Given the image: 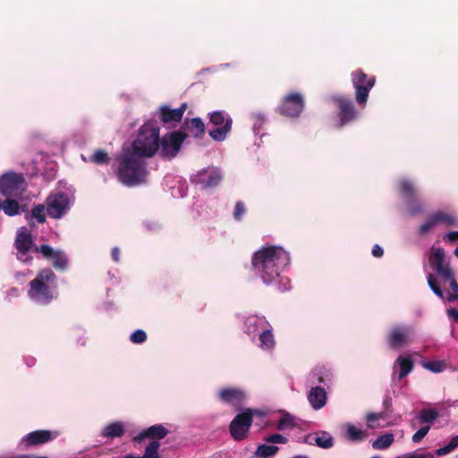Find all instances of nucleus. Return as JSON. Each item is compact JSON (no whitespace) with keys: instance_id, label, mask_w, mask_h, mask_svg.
<instances>
[{"instance_id":"nucleus-39","label":"nucleus","mask_w":458,"mask_h":458,"mask_svg":"<svg viewBox=\"0 0 458 458\" xmlns=\"http://www.w3.org/2000/svg\"><path fill=\"white\" fill-rule=\"evenodd\" d=\"M388 411H384L381 412H370L367 415L368 427L370 428H375L377 426L374 422L377 420L383 419L385 420L387 417Z\"/></svg>"},{"instance_id":"nucleus-52","label":"nucleus","mask_w":458,"mask_h":458,"mask_svg":"<svg viewBox=\"0 0 458 458\" xmlns=\"http://www.w3.org/2000/svg\"><path fill=\"white\" fill-rule=\"evenodd\" d=\"M447 315L454 318L455 321H458V311L454 309V308H451L447 310Z\"/></svg>"},{"instance_id":"nucleus-4","label":"nucleus","mask_w":458,"mask_h":458,"mask_svg":"<svg viewBox=\"0 0 458 458\" xmlns=\"http://www.w3.org/2000/svg\"><path fill=\"white\" fill-rule=\"evenodd\" d=\"M159 128L144 124L131 144V151L141 157H152L159 148Z\"/></svg>"},{"instance_id":"nucleus-44","label":"nucleus","mask_w":458,"mask_h":458,"mask_svg":"<svg viewBox=\"0 0 458 458\" xmlns=\"http://www.w3.org/2000/svg\"><path fill=\"white\" fill-rule=\"evenodd\" d=\"M265 441L274 444H286L288 439L281 434H273L267 437Z\"/></svg>"},{"instance_id":"nucleus-5","label":"nucleus","mask_w":458,"mask_h":458,"mask_svg":"<svg viewBox=\"0 0 458 458\" xmlns=\"http://www.w3.org/2000/svg\"><path fill=\"white\" fill-rule=\"evenodd\" d=\"M55 278V273L49 268L39 271L37 276L30 283L29 295L30 299L48 303L53 298L49 284H54Z\"/></svg>"},{"instance_id":"nucleus-6","label":"nucleus","mask_w":458,"mask_h":458,"mask_svg":"<svg viewBox=\"0 0 458 458\" xmlns=\"http://www.w3.org/2000/svg\"><path fill=\"white\" fill-rule=\"evenodd\" d=\"M255 414L261 415L262 413L258 410L246 409L231 421L229 431L235 441H242L248 437Z\"/></svg>"},{"instance_id":"nucleus-38","label":"nucleus","mask_w":458,"mask_h":458,"mask_svg":"<svg viewBox=\"0 0 458 458\" xmlns=\"http://www.w3.org/2000/svg\"><path fill=\"white\" fill-rule=\"evenodd\" d=\"M31 216L39 224L46 222L45 206L42 204L35 206L31 210Z\"/></svg>"},{"instance_id":"nucleus-13","label":"nucleus","mask_w":458,"mask_h":458,"mask_svg":"<svg viewBox=\"0 0 458 458\" xmlns=\"http://www.w3.org/2000/svg\"><path fill=\"white\" fill-rule=\"evenodd\" d=\"M332 100L337 108V117L339 119L337 126L339 128L356 120L358 117V111L350 98L342 96H333Z\"/></svg>"},{"instance_id":"nucleus-35","label":"nucleus","mask_w":458,"mask_h":458,"mask_svg":"<svg viewBox=\"0 0 458 458\" xmlns=\"http://www.w3.org/2000/svg\"><path fill=\"white\" fill-rule=\"evenodd\" d=\"M90 162L96 165H106L110 161V157L106 151L104 149L98 148L95 150L93 155L90 157Z\"/></svg>"},{"instance_id":"nucleus-53","label":"nucleus","mask_w":458,"mask_h":458,"mask_svg":"<svg viewBox=\"0 0 458 458\" xmlns=\"http://www.w3.org/2000/svg\"><path fill=\"white\" fill-rule=\"evenodd\" d=\"M252 117L254 119H256L257 121L260 122V123H264V121H265V116L261 113H255L252 114Z\"/></svg>"},{"instance_id":"nucleus-40","label":"nucleus","mask_w":458,"mask_h":458,"mask_svg":"<svg viewBox=\"0 0 458 458\" xmlns=\"http://www.w3.org/2000/svg\"><path fill=\"white\" fill-rule=\"evenodd\" d=\"M423 367L432 372L438 373L445 369V364L441 360H434L424 362Z\"/></svg>"},{"instance_id":"nucleus-11","label":"nucleus","mask_w":458,"mask_h":458,"mask_svg":"<svg viewBox=\"0 0 458 458\" xmlns=\"http://www.w3.org/2000/svg\"><path fill=\"white\" fill-rule=\"evenodd\" d=\"M414 329L408 325L393 326L387 334V343L390 349L397 350L412 343Z\"/></svg>"},{"instance_id":"nucleus-3","label":"nucleus","mask_w":458,"mask_h":458,"mask_svg":"<svg viewBox=\"0 0 458 458\" xmlns=\"http://www.w3.org/2000/svg\"><path fill=\"white\" fill-rule=\"evenodd\" d=\"M116 175L119 182L127 187L144 184L148 175L147 163L143 157L124 148L119 157Z\"/></svg>"},{"instance_id":"nucleus-46","label":"nucleus","mask_w":458,"mask_h":458,"mask_svg":"<svg viewBox=\"0 0 458 458\" xmlns=\"http://www.w3.org/2000/svg\"><path fill=\"white\" fill-rule=\"evenodd\" d=\"M403 458H434V455L431 453L418 454L413 452L406 454Z\"/></svg>"},{"instance_id":"nucleus-33","label":"nucleus","mask_w":458,"mask_h":458,"mask_svg":"<svg viewBox=\"0 0 458 458\" xmlns=\"http://www.w3.org/2000/svg\"><path fill=\"white\" fill-rule=\"evenodd\" d=\"M260 347L266 350H271L275 346L274 335L271 330H265L259 335Z\"/></svg>"},{"instance_id":"nucleus-54","label":"nucleus","mask_w":458,"mask_h":458,"mask_svg":"<svg viewBox=\"0 0 458 458\" xmlns=\"http://www.w3.org/2000/svg\"><path fill=\"white\" fill-rule=\"evenodd\" d=\"M123 458H140V456H135V455H132V454H127V455L123 456Z\"/></svg>"},{"instance_id":"nucleus-19","label":"nucleus","mask_w":458,"mask_h":458,"mask_svg":"<svg viewBox=\"0 0 458 458\" xmlns=\"http://www.w3.org/2000/svg\"><path fill=\"white\" fill-rule=\"evenodd\" d=\"M186 109V103H182L179 108L175 109H172L170 106L164 105L159 107L158 117L164 124L179 123L182 121Z\"/></svg>"},{"instance_id":"nucleus-27","label":"nucleus","mask_w":458,"mask_h":458,"mask_svg":"<svg viewBox=\"0 0 458 458\" xmlns=\"http://www.w3.org/2000/svg\"><path fill=\"white\" fill-rule=\"evenodd\" d=\"M399 191L407 202H411L417 197L414 185L409 180L403 179L399 182Z\"/></svg>"},{"instance_id":"nucleus-57","label":"nucleus","mask_w":458,"mask_h":458,"mask_svg":"<svg viewBox=\"0 0 458 458\" xmlns=\"http://www.w3.org/2000/svg\"><path fill=\"white\" fill-rule=\"evenodd\" d=\"M454 255L458 258V246L454 250Z\"/></svg>"},{"instance_id":"nucleus-51","label":"nucleus","mask_w":458,"mask_h":458,"mask_svg":"<svg viewBox=\"0 0 458 458\" xmlns=\"http://www.w3.org/2000/svg\"><path fill=\"white\" fill-rule=\"evenodd\" d=\"M446 238L451 242L458 241V232H450L446 234Z\"/></svg>"},{"instance_id":"nucleus-17","label":"nucleus","mask_w":458,"mask_h":458,"mask_svg":"<svg viewBox=\"0 0 458 458\" xmlns=\"http://www.w3.org/2000/svg\"><path fill=\"white\" fill-rule=\"evenodd\" d=\"M222 180V174L217 169H203L191 178V182L199 184L203 189L216 187Z\"/></svg>"},{"instance_id":"nucleus-10","label":"nucleus","mask_w":458,"mask_h":458,"mask_svg":"<svg viewBox=\"0 0 458 458\" xmlns=\"http://www.w3.org/2000/svg\"><path fill=\"white\" fill-rule=\"evenodd\" d=\"M209 123L216 126L209 131V136L216 141H223L232 130L233 120L222 111H214L208 114Z\"/></svg>"},{"instance_id":"nucleus-14","label":"nucleus","mask_w":458,"mask_h":458,"mask_svg":"<svg viewBox=\"0 0 458 458\" xmlns=\"http://www.w3.org/2000/svg\"><path fill=\"white\" fill-rule=\"evenodd\" d=\"M58 437V433L47 429H38L25 435L20 442L23 448L38 446L47 444Z\"/></svg>"},{"instance_id":"nucleus-23","label":"nucleus","mask_w":458,"mask_h":458,"mask_svg":"<svg viewBox=\"0 0 458 458\" xmlns=\"http://www.w3.org/2000/svg\"><path fill=\"white\" fill-rule=\"evenodd\" d=\"M15 248L21 254H26L31 249L34 250L33 241L31 234L28 232H19L16 235Z\"/></svg>"},{"instance_id":"nucleus-21","label":"nucleus","mask_w":458,"mask_h":458,"mask_svg":"<svg viewBox=\"0 0 458 458\" xmlns=\"http://www.w3.org/2000/svg\"><path fill=\"white\" fill-rule=\"evenodd\" d=\"M308 400L313 409L319 410L327 403V392L321 386L311 387L308 394Z\"/></svg>"},{"instance_id":"nucleus-43","label":"nucleus","mask_w":458,"mask_h":458,"mask_svg":"<svg viewBox=\"0 0 458 458\" xmlns=\"http://www.w3.org/2000/svg\"><path fill=\"white\" fill-rule=\"evenodd\" d=\"M430 427L428 425L421 427L417 432H415L411 437L412 442L420 443L424 437L428 433Z\"/></svg>"},{"instance_id":"nucleus-49","label":"nucleus","mask_w":458,"mask_h":458,"mask_svg":"<svg viewBox=\"0 0 458 458\" xmlns=\"http://www.w3.org/2000/svg\"><path fill=\"white\" fill-rule=\"evenodd\" d=\"M383 405L386 411L391 412V407H392V398L389 395H386L384 399Z\"/></svg>"},{"instance_id":"nucleus-42","label":"nucleus","mask_w":458,"mask_h":458,"mask_svg":"<svg viewBox=\"0 0 458 458\" xmlns=\"http://www.w3.org/2000/svg\"><path fill=\"white\" fill-rule=\"evenodd\" d=\"M130 340L133 344H142L147 340V334L144 330L137 329L131 335Z\"/></svg>"},{"instance_id":"nucleus-26","label":"nucleus","mask_w":458,"mask_h":458,"mask_svg":"<svg viewBox=\"0 0 458 458\" xmlns=\"http://www.w3.org/2000/svg\"><path fill=\"white\" fill-rule=\"evenodd\" d=\"M20 204L16 198H6L4 201L0 200V210L5 215L14 216L20 213Z\"/></svg>"},{"instance_id":"nucleus-41","label":"nucleus","mask_w":458,"mask_h":458,"mask_svg":"<svg viewBox=\"0 0 458 458\" xmlns=\"http://www.w3.org/2000/svg\"><path fill=\"white\" fill-rule=\"evenodd\" d=\"M435 226H436V224H435L432 216H429L428 218L427 219V221L419 227L418 233L420 235H425L428 233H429Z\"/></svg>"},{"instance_id":"nucleus-2","label":"nucleus","mask_w":458,"mask_h":458,"mask_svg":"<svg viewBox=\"0 0 458 458\" xmlns=\"http://www.w3.org/2000/svg\"><path fill=\"white\" fill-rule=\"evenodd\" d=\"M428 261L430 267L442 279L443 283L449 284L451 292L445 297L444 292L437 281L436 276L431 273L427 276L429 288L442 300L445 299L449 302L458 301V283L450 263L445 260V250L443 248H432Z\"/></svg>"},{"instance_id":"nucleus-25","label":"nucleus","mask_w":458,"mask_h":458,"mask_svg":"<svg viewBox=\"0 0 458 458\" xmlns=\"http://www.w3.org/2000/svg\"><path fill=\"white\" fill-rule=\"evenodd\" d=\"M125 433L124 424L122 421H114L107 424L103 431L102 437H121Z\"/></svg>"},{"instance_id":"nucleus-8","label":"nucleus","mask_w":458,"mask_h":458,"mask_svg":"<svg viewBox=\"0 0 458 458\" xmlns=\"http://www.w3.org/2000/svg\"><path fill=\"white\" fill-rule=\"evenodd\" d=\"M352 82L355 89L356 102L364 106L368 101L369 93L375 85V76H369L362 70H356L352 72Z\"/></svg>"},{"instance_id":"nucleus-48","label":"nucleus","mask_w":458,"mask_h":458,"mask_svg":"<svg viewBox=\"0 0 458 458\" xmlns=\"http://www.w3.org/2000/svg\"><path fill=\"white\" fill-rule=\"evenodd\" d=\"M383 254L384 250L378 244H375L372 248V255L376 258H381Z\"/></svg>"},{"instance_id":"nucleus-32","label":"nucleus","mask_w":458,"mask_h":458,"mask_svg":"<svg viewBox=\"0 0 458 458\" xmlns=\"http://www.w3.org/2000/svg\"><path fill=\"white\" fill-rule=\"evenodd\" d=\"M279 448L276 445H260L257 447L255 454L259 458H269L274 456Z\"/></svg>"},{"instance_id":"nucleus-18","label":"nucleus","mask_w":458,"mask_h":458,"mask_svg":"<svg viewBox=\"0 0 458 458\" xmlns=\"http://www.w3.org/2000/svg\"><path fill=\"white\" fill-rule=\"evenodd\" d=\"M218 398L221 402L239 408L246 398L245 392L237 387H225L219 390Z\"/></svg>"},{"instance_id":"nucleus-31","label":"nucleus","mask_w":458,"mask_h":458,"mask_svg":"<svg viewBox=\"0 0 458 458\" xmlns=\"http://www.w3.org/2000/svg\"><path fill=\"white\" fill-rule=\"evenodd\" d=\"M394 442V435L385 434L379 436L373 443L372 447L377 450H383L388 448Z\"/></svg>"},{"instance_id":"nucleus-47","label":"nucleus","mask_w":458,"mask_h":458,"mask_svg":"<svg viewBox=\"0 0 458 458\" xmlns=\"http://www.w3.org/2000/svg\"><path fill=\"white\" fill-rule=\"evenodd\" d=\"M423 211V207L420 204H414L409 207V213L411 216H416Z\"/></svg>"},{"instance_id":"nucleus-24","label":"nucleus","mask_w":458,"mask_h":458,"mask_svg":"<svg viewBox=\"0 0 458 458\" xmlns=\"http://www.w3.org/2000/svg\"><path fill=\"white\" fill-rule=\"evenodd\" d=\"M183 127L195 138H201L205 133V124L200 118L186 119Z\"/></svg>"},{"instance_id":"nucleus-1","label":"nucleus","mask_w":458,"mask_h":458,"mask_svg":"<svg viewBox=\"0 0 458 458\" xmlns=\"http://www.w3.org/2000/svg\"><path fill=\"white\" fill-rule=\"evenodd\" d=\"M289 264V253L278 246L262 247L251 258L252 269L265 284H273Z\"/></svg>"},{"instance_id":"nucleus-37","label":"nucleus","mask_w":458,"mask_h":458,"mask_svg":"<svg viewBox=\"0 0 458 458\" xmlns=\"http://www.w3.org/2000/svg\"><path fill=\"white\" fill-rule=\"evenodd\" d=\"M294 426L295 422L293 417L289 413H285L278 421L276 428L278 430H284L286 428H293Z\"/></svg>"},{"instance_id":"nucleus-12","label":"nucleus","mask_w":458,"mask_h":458,"mask_svg":"<svg viewBox=\"0 0 458 458\" xmlns=\"http://www.w3.org/2000/svg\"><path fill=\"white\" fill-rule=\"evenodd\" d=\"M304 106L303 96L298 92H291L282 98L276 112L283 116L296 118L301 114Z\"/></svg>"},{"instance_id":"nucleus-56","label":"nucleus","mask_w":458,"mask_h":458,"mask_svg":"<svg viewBox=\"0 0 458 458\" xmlns=\"http://www.w3.org/2000/svg\"><path fill=\"white\" fill-rule=\"evenodd\" d=\"M293 458H308V457L305 455H296V456H293Z\"/></svg>"},{"instance_id":"nucleus-28","label":"nucleus","mask_w":458,"mask_h":458,"mask_svg":"<svg viewBox=\"0 0 458 458\" xmlns=\"http://www.w3.org/2000/svg\"><path fill=\"white\" fill-rule=\"evenodd\" d=\"M396 363L400 366V371L398 375L399 379H403L409 373H411L414 368L413 360L410 357L399 356L396 360Z\"/></svg>"},{"instance_id":"nucleus-45","label":"nucleus","mask_w":458,"mask_h":458,"mask_svg":"<svg viewBox=\"0 0 458 458\" xmlns=\"http://www.w3.org/2000/svg\"><path fill=\"white\" fill-rule=\"evenodd\" d=\"M245 211H246V209H245L243 202H242V201L236 202L234 212H233V216H234L235 220L241 221L242 216L245 213Z\"/></svg>"},{"instance_id":"nucleus-50","label":"nucleus","mask_w":458,"mask_h":458,"mask_svg":"<svg viewBox=\"0 0 458 458\" xmlns=\"http://www.w3.org/2000/svg\"><path fill=\"white\" fill-rule=\"evenodd\" d=\"M111 255H112V259L114 262L120 261V250L118 247H114L112 249Z\"/></svg>"},{"instance_id":"nucleus-9","label":"nucleus","mask_w":458,"mask_h":458,"mask_svg":"<svg viewBox=\"0 0 458 458\" xmlns=\"http://www.w3.org/2000/svg\"><path fill=\"white\" fill-rule=\"evenodd\" d=\"M186 138L187 134L181 131L165 134L159 140L161 157L168 159L175 157Z\"/></svg>"},{"instance_id":"nucleus-20","label":"nucleus","mask_w":458,"mask_h":458,"mask_svg":"<svg viewBox=\"0 0 458 458\" xmlns=\"http://www.w3.org/2000/svg\"><path fill=\"white\" fill-rule=\"evenodd\" d=\"M168 434V429L162 424H156L143 429L136 437H133L134 443H140L145 438H150L152 441H157L165 437Z\"/></svg>"},{"instance_id":"nucleus-55","label":"nucleus","mask_w":458,"mask_h":458,"mask_svg":"<svg viewBox=\"0 0 458 458\" xmlns=\"http://www.w3.org/2000/svg\"><path fill=\"white\" fill-rule=\"evenodd\" d=\"M318 380L320 383H325V379H324V377L322 376H319Z\"/></svg>"},{"instance_id":"nucleus-7","label":"nucleus","mask_w":458,"mask_h":458,"mask_svg":"<svg viewBox=\"0 0 458 458\" xmlns=\"http://www.w3.org/2000/svg\"><path fill=\"white\" fill-rule=\"evenodd\" d=\"M22 174L7 172L0 176V194L5 198H19L25 191Z\"/></svg>"},{"instance_id":"nucleus-34","label":"nucleus","mask_w":458,"mask_h":458,"mask_svg":"<svg viewBox=\"0 0 458 458\" xmlns=\"http://www.w3.org/2000/svg\"><path fill=\"white\" fill-rule=\"evenodd\" d=\"M439 417V413L435 409H424L420 412L419 420L422 424L433 423Z\"/></svg>"},{"instance_id":"nucleus-30","label":"nucleus","mask_w":458,"mask_h":458,"mask_svg":"<svg viewBox=\"0 0 458 458\" xmlns=\"http://www.w3.org/2000/svg\"><path fill=\"white\" fill-rule=\"evenodd\" d=\"M431 216H432L436 225H439V224H443L446 226H451V225H454V223H455V218L452 215L443 212V211H437V212L432 214Z\"/></svg>"},{"instance_id":"nucleus-29","label":"nucleus","mask_w":458,"mask_h":458,"mask_svg":"<svg viewBox=\"0 0 458 458\" xmlns=\"http://www.w3.org/2000/svg\"><path fill=\"white\" fill-rule=\"evenodd\" d=\"M367 433L352 424L346 425V437L352 442H360L364 440Z\"/></svg>"},{"instance_id":"nucleus-36","label":"nucleus","mask_w":458,"mask_h":458,"mask_svg":"<svg viewBox=\"0 0 458 458\" xmlns=\"http://www.w3.org/2000/svg\"><path fill=\"white\" fill-rule=\"evenodd\" d=\"M456 447H458V436L454 437L446 445L438 448L436 454L438 456L445 455L454 451Z\"/></svg>"},{"instance_id":"nucleus-16","label":"nucleus","mask_w":458,"mask_h":458,"mask_svg":"<svg viewBox=\"0 0 458 458\" xmlns=\"http://www.w3.org/2000/svg\"><path fill=\"white\" fill-rule=\"evenodd\" d=\"M34 252L41 253L46 259L52 260V265L56 270L64 271L67 268V258L61 250H55L47 244L34 247Z\"/></svg>"},{"instance_id":"nucleus-15","label":"nucleus","mask_w":458,"mask_h":458,"mask_svg":"<svg viewBox=\"0 0 458 458\" xmlns=\"http://www.w3.org/2000/svg\"><path fill=\"white\" fill-rule=\"evenodd\" d=\"M69 209V199L64 193L51 194L47 199V211L50 217H62Z\"/></svg>"},{"instance_id":"nucleus-22","label":"nucleus","mask_w":458,"mask_h":458,"mask_svg":"<svg viewBox=\"0 0 458 458\" xmlns=\"http://www.w3.org/2000/svg\"><path fill=\"white\" fill-rule=\"evenodd\" d=\"M304 442L309 445H317L321 448H330L334 445V439L327 431H321L318 435H308L304 438Z\"/></svg>"}]
</instances>
